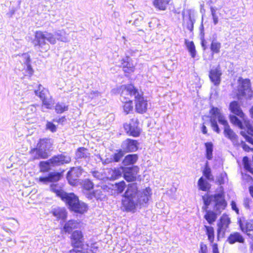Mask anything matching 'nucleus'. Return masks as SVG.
I'll list each match as a JSON object with an SVG mask.
<instances>
[{"instance_id":"1","label":"nucleus","mask_w":253,"mask_h":253,"mask_svg":"<svg viewBox=\"0 0 253 253\" xmlns=\"http://www.w3.org/2000/svg\"><path fill=\"white\" fill-rule=\"evenodd\" d=\"M204 206L203 210L206 211L204 218L209 224H212L222 211L224 210L227 206L223 193H219L214 195L205 194L202 197Z\"/></svg>"},{"instance_id":"2","label":"nucleus","mask_w":253,"mask_h":253,"mask_svg":"<svg viewBox=\"0 0 253 253\" xmlns=\"http://www.w3.org/2000/svg\"><path fill=\"white\" fill-rule=\"evenodd\" d=\"M229 110L233 114L229 116L230 122L242 129L240 134L247 141L253 144V125L246 117L240 104L237 101H231L229 105Z\"/></svg>"},{"instance_id":"3","label":"nucleus","mask_w":253,"mask_h":253,"mask_svg":"<svg viewBox=\"0 0 253 253\" xmlns=\"http://www.w3.org/2000/svg\"><path fill=\"white\" fill-rule=\"evenodd\" d=\"M81 221L75 219H70L66 221L61 232L65 234H70L69 239L71 246L75 249H84V235L81 230H73L80 227Z\"/></svg>"},{"instance_id":"4","label":"nucleus","mask_w":253,"mask_h":253,"mask_svg":"<svg viewBox=\"0 0 253 253\" xmlns=\"http://www.w3.org/2000/svg\"><path fill=\"white\" fill-rule=\"evenodd\" d=\"M52 44L56 42V39L51 33L45 31H36L34 33V39L33 41L34 46L37 47L40 52H46L49 49V45L46 41Z\"/></svg>"},{"instance_id":"5","label":"nucleus","mask_w":253,"mask_h":253,"mask_svg":"<svg viewBox=\"0 0 253 253\" xmlns=\"http://www.w3.org/2000/svg\"><path fill=\"white\" fill-rule=\"evenodd\" d=\"M65 203L68 206V208L71 211L78 214H83L88 210L87 204L80 201L78 197L73 193L68 196Z\"/></svg>"},{"instance_id":"6","label":"nucleus","mask_w":253,"mask_h":253,"mask_svg":"<svg viewBox=\"0 0 253 253\" xmlns=\"http://www.w3.org/2000/svg\"><path fill=\"white\" fill-rule=\"evenodd\" d=\"M238 86L235 97L238 100L242 99L252 93L251 82L249 79L239 77L238 80Z\"/></svg>"},{"instance_id":"7","label":"nucleus","mask_w":253,"mask_h":253,"mask_svg":"<svg viewBox=\"0 0 253 253\" xmlns=\"http://www.w3.org/2000/svg\"><path fill=\"white\" fill-rule=\"evenodd\" d=\"M139 124L137 118H133L130 120L129 123L124 124L123 126L126 134L134 137H139L141 132V129L138 126Z\"/></svg>"},{"instance_id":"8","label":"nucleus","mask_w":253,"mask_h":253,"mask_svg":"<svg viewBox=\"0 0 253 253\" xmlns=\"http://www.w3.org/2000/svg\"><path fill=\"white\" fill-rule=\"evenodd\" d=\"M135 110L137 113L143 114L148 109V101L143 95V92L134 97Z\"/></svg>"},{"instance_id":"9","label":"nucleus","mask_w":253,"mask_h":253,"mask_svg":"<svg viewBox=\"0 0 253 253\" xmlns=\"http://www.w3.org/2000/svg\"><path fill=\"white\" fill-rule=\"evenodd\" d=\"M120 61L121 64L119 67L122 69L126 77L131 76L135 70V65L132 63L131 58L129 56H126Z\"/></svg>"},{"instance_id":"10","label":"nucleus","mask_w":253,"mask_h":253,"mask_svg":"<svg viewBox=\"0 0 253 253\" xmlns=\"http://www.w3.org/2000/svg\"><path fill=\"white\" fill-rule=\"evenodd\" d=\"M231 221L229 215L224 213L219 218L217 223V234L224 235L229 227Z\"/></svg>"},{"instance_id":"11","label":"nucleus","mask_w":253,"mask_h":253,"mask_svg":"<svg viewBox=\"0 0 253 253\" xmlns=\"http://www.w3.org/2000/svg\"><path fill=\"white\" fill-rule=\"evenodd\" d=\"M49 160L52 167L68 164L71 162V157L67 155L66 152L53 155Z\"/></svg>"},{"instance_id":"12","label":"nucleus","mask_w":253,"mask_h":253,"mask_svg":"<svg viewBox=\"0 0 253 253\" xmlns=\"http://www.w3.org/2000/svg\"><path fill=\"white\" fill-rule=\"evenodd\" d=\"M82 174L80 168L72 167L67 173V179L72 186H76L79 183V177Z\"/></svg>"},{"instance_id":"13","label":"nucleus","mask_w":253,"mask_h":253,"mask_svg":"<svg viewBox=\"0 0 253 253\" xmlns=\"http://www.w3.org/2000/svg\"><path fill=\"white\" fill-rule=\"evenodd\" d=\"M206 235L207 236L209 241L212 244V253H219L218 244L213 243L215 238L214 228L211 225H204V226Z\"/></svg>"},{"instance_id":"14","label":"nucleus","mask_w":253,"mask_h":253,"mask_svg":"<svg viewBox=\"0 0 253 253\" xmlns=\"http://www.w3.org/2000/svg\"><path fill=\"white\" fill-rule=\"evenodd\" d=\"M139 169V168L136 166L125 168L123 173L124 179L129 182L135 181L137 179Z\"/></svg>"},{"instance_id":"15","label":"nucleus","mask_w":253,"mask_h":253,"mask_svg":"<svg viewBox=\"0 0 253 253\" xmlns=\"http://www.w3.org/2000/svg\"><path fill=\"white\" fill-rule=\"evenodd\" d=\"M36 94L42 100V104L46 108L50 109L53 104L52 97L49 98L47 97L48 91L47 89H43L41 91H35Z\"/></svg>"},{"instance_id":"16","label":"nucleus","mask_w":253,"mask_h":253,"mask_svg":"<svg viewBox=\"0 0 253 253\" xmlns=\"http://www.w3.org/2000/svg\"><path fill=\"white\" fill-rule=\"evenodd\" d=\"M138 141L130 138H127L122 143L123 150L125 153L136 151L138 149Z\"/></svg>"},{"instance_id":"17","label":"nucleus","mask_w":253,"mask_h":253,"mask_svg":"<svg viewBox=\"0 0 253 253\" xmlns=\"http://www.w3.org/2000/svg\"><path fill=\"white\" fill-rule=\"evenodd\" d=\"M121 101L122 102V108L123 111L126 115H128L133 110V101L126 97L123 92H121Z\"/></svg>"},{"instance_id":"18","label":"nucleus","mask_w":253,"mask_h":253,"mask_svg":"<svg viewBox=\"0 0 253 253\" xmlns=\"http://www.w3.org/2000/svg\"><path fill=\"white\" fill-rule=\"evenodd\" d=\"M222 72L220 67L218 66L214 69H211L209 71V77L211 81L215 85H218L221 82V76Z\"/></svg>"},{"instance_id":"19","label":"nucleus","mask_w":253,"mask_h":253,"mask_svg":"<svg viewBox=\"0 0 253 253\" xmlns=\"http://www.w3.org/2000/svg\"><path fill=\"white\" fill-rule=\"evenodd\" d=\"M98 188L92 192L86 193V197L88 199L96 198L97 200H102L104 197V193L107 191V186L98 187Z\"/></svg>"},{"instance_id":"20","label":"nucleus","mask_w":253,"mask_h":253,"mask_svg":"<svg viewBox=\"0 0 253 253\" xmlns=\"http://www.w3.org/2000/svg\"><path fill=\"white\" fill-rule=\"evenodd\" d=\"M50 189L51 192L54 193L57 197H60L65 203L67 200L68 196L72 194V193H66L62 188L59 186L57 184H51Z\"/></svg>"},{"instance_id":"21","label":"nucleus","mask_w":253,"mask_h":253,"mask_svg":"<svg viewBox=\"0 0 253 253\" xmlns=\"http://www.w3.org/2000/svg\"><path fill=\"white\" fill-rule=\"evenodd\" d=\"M29 154L32 156V159L34 160L37 159H45L49 156L47 152L42 150L37 147V146H36L35 148H32L29 151Z\"/></svg>"},{"instance_id":"22","label":"nucleus","mask_w":253,"mask_h":253,"mask_svg":"<svg viewBox=\"0 0 253 253\" xmlns=\"http://www.w3.org/2000/svg\"><path fill=\"white\" fill-rule=\"evenodd\" d=\"M238 223L241 230L253 241V222H246L244 223L240 219Z\"/></svg>"},{"instance_id":"23","label":"nucleus","mask_w":253,"mask_h":253,"mask_svg":"<svg viewBox=\"0 0 253 253\" xmlns=\"http://www.w3.org/2000/svg\"><path fill=\"white\" fill-rule=\"evenodd\" d=\"M223 133L224 136L230 139L234 145H240V143L238 135L230 128V126H227L224 128Z\"/></svg>"},{"instance_id":"24","label":"nucleus","mask_w":253,"mask_h":253,"mask_svg":"<svg viewBox=\"0 0 253 253\" xmlns=\"http://www.w3.org/2000/svg\"><path fill=\"white\" fill-rule=\"evenodd\" d=\"M50 213L54 216L57 220H65L68 215V212L64 208L56 207L53 208Z\"/></svg>"},{"instance_id":"25","label":"nucleus","mask_w":253,"mask_h":253,"mask_svg":"<svg viewBox=\"0 0 253 253\" xmlns=\"http://www.w3.org/2000/svg\"><path fill=\"white\" fill-rule=\"evenodd\" d=\"M122 88V92H123L125 95L126 93L130 95V96H134V97L137 94H140L138 89L134 86L133 84H126L123 85L121 86Z\"/></svg>"},{"instance_id":"26","label":"nucleus","mask_w":253,"mask_h":253,"mask_svg":"<svg viewBox=\"0 0 253 253\" xmlns=\"http://www.w3.org/2000/svg\"><path fill=\"white\" fill-rule=\"evenodd\" d=\"M226 241L229 244H234L235 243H244V238L238 232L231 233L227 237Z\"/></svg>"},{"instance_id":"27","label":"nucleus","mask_w":253,"mask_h":253,"mask_svg":"<svg viewBox=\"0 0 253 253\" xmlns=\"http://www.w3.org/2000/svg\"><path fill=\"white\" fill-rule=\"evenodd\" d=\"M138 192L136 183H130L127 185V189L124 194L125 198H133Z\"/></svg>"},{"instance_id":"28","label":"nucleus","mask_w":253,"mask_h":253,"mask_svg":"<svg viewBox=\"0 0 253 253\" xmlns=\"http://www.w3.org/2000/svg\"><path fill=\"white\" fill-rule=\"evenodd\" d=\"M133 198H125L122 202V206L126 211H134L137 205Z\"/></svg>"},{"instance_id":"29","label":"nucleus","mask_w":253,"mask_h":253,"mask_svg":"<svg viewBox=\"0 0 253 253\" xmlns=\"http://www.w3.org/2000/svg\"><path fill=\"white\" fill-rule=\"evenodd\" d=\"M22 71L25 76L31 77L33 75L34 70L31 65V58L30 56L26 57Z\"/></svg>"},{"instance_id":"30","label":"nucleus","mask_w":253,"mask_h":253,"mask_svg":"<svg viewBox=\"0 0 253 253\" xmlns=\"http://www.w3.org/2000/svg\"><path fill=\"white\" fill-rule=\"evenodd\" d=\"M172 0H153V6L159 10H166Z\"/></svg>"},{"instance_id":"31","label":"nucleus","mask_w":253,"mask_h":253,"mask_svg":"<svg viewBox=\"0 0 253 253\" xmlns=\"http://www.w3.org/2000/svg\"><path fill=\"white\" fill-rule=\"evenodd\" d=\"M52 142L50 138H43L39 139L37 144V147L43 150H49L52 146Z\"/></svg>"},{"instance_id":"32","label":"nucleus","mask_w":253,"mask_h":253,"mask_svg":"<svg viewBox=\"0 0 253 253\" xmlns=\"http://www.w3.org/2000/svg\"><path fill=\"white\" fill-rule=\"evenodd\" d=\"M197 184L199 189L202 191L208 192L211 188V184L203 176L199 179Z\"/></svg>"},{"instance_id":"33","label":"nucleus","mask_w":253,"mask_h":253,"mask_svg":"<svg viewBox=\"0 0 253 253\" xmlns=\"http://www.w3.org/2000/svg\"><path fill=\"white\" fill-rule=\"evenodd\" d=\"M50 163L49 159L47 161H41L39 163L40 171L43 173L49 172L52 167Z\"/></svg>"},{"instance_id":"34","label":"nucleus","mask_w":253,"mask_h":253,"mask_svg":"<svg viewBox=\"0 0 253 253\" xmlns=\"http://www.w3.org/2000/svg\"><path fill=\"white\" fill-rule=\"evenodd\" d=\"M124 169L125 168L122 166L111 169L110 170L111 178L116 180L120 178L122 175V171L124 170Z\"/></svg>"},{"instance_id":"35","label":"nucleus","mask_w":253,"mask_h":253,"mask_svg":"<svg viewBox=\"0 0 253 253\" xmlns=\"http://www.w3.org/2000/svg\"><path fill=\"white\" fill-rule=\"evenodd\" d=\"M151 189L149 187H146L143 191L142 195H141L142 202H140V204L147 203L151 198Z\"/></svg>"},{"instance_id":"36","label":"nucleus","mask_w":253,"mask_h":253,"mask_svg":"<svg viewBox=\"0 0 253 253\" xmlns=\"http://www.w3.org/2000/svg\"><path fill=\"white\" fill-rule=\"evenodd\" d=\"M64 170L60 172H51L49 173L48 176L50 182H57L63 177Z\"/></svg>"},{"instance_id":"37","label":"nucleus","mask_w":253,"mask_h":253,"mask_svg":"<svg viewBox=\"0 0 253 253\" xmlns=\"http://www.w3.org/2000/svg\"><path fill=\"white\" fill-rule=\"evenodd\" d=\"M81 187L82 190L84 191H89L93 189L94 187V184L90 179H85L82 182Z\"/></svg>"},{"instance_id":"38","label":"nucleus","mask_w":253,"mask_h":253,"mask_svg":"<svg viewBox=\"0 0 253 253\" xmlns=\"http://www.w3.org/2000/svg\"><path fill=\"white\" fill-rule=\"evenodd\" d=\"M138 160V155L136 154H129L126 155L123 161L126 165H133Z\"/></svg>"},{"instance_id":"39","label":"nucleus","mask_w":253,"mask_h":253,"mask_svg":"<svg viewBox=\"0 0 253 253\" xmlns=\"http://www.w3.org/2000/svg\"><path fill=\"white\" fill-rule=\"evenodd\" d=\"M185 43L191 56L192 58H195L196 55V50L194 42L193 41L189 42L188 40H185Z\"/></svg>"},{"instance_id":"40","label":"nucleus","mask_w":253,"mask_h":253,"mask_svg":"<svg viewBox=\"0 0 253 253\" xmlns=\"http://www.w3.org/2000/svg\"><path fill=\"white\" fill-rule=\"evenodd\" d=\"M206 147V157L211 160L212 158L213 144L211 142H207L205 143Z\"/></svg>"},{"instance_id":"41","label":"nucleus","mask_w":253,"mask_h":253,"mask_svg":"<svg viewBox=\"0 0 253 253\" xmlns=\"http://www.w3.org/2000/svg\"><path fill=\"white\" fill-rule=\"evenodd\" d=\"M76 155L79 159L87 158L89 153L88 152V149L84 147H81L77 149Z\"/></svg>"},{"instance_id":"42","label":"nucleus","mask_w":253,"mask_h":253,"mask_svg":"<svg viewBox=\"0 0 253 253\" xmlns=\"http://www.w3.org/2000/svg\"><path fill=\"white\" fill-rule=\"evenodd\" d=\"M221 47V43L216 41H212L210 45V49L212 54H218L220 51Z\"/></svg>"},{"instance_id":"43","label":"nucleus","mask_w":253,"mask_h":253,"mask_svg":"<svg viewBox=\"0 0 253 253\" xmlns=\"http://www.w3.org/2000/svg\"><path fill=\"white\" fill-rule=\"evenodd\" d=\"M203 176L205 178L209 180H213V177L211 173V169L210 168L208 163H207L205 166V168L202 171Z\"/></svg>"},{"instance_id":"44","label":"nucleus","mask_w":253,"mask_h":253,"mask_svg":"<svg viewBox=\"0 0 253 253\" xmlns=\"http://www.w3.org/2000/svg\"><path fill=\"white\" fill-rule=\"evenodd\" d=\"M194 22V20L189 16L188 19L184 20L183 25L190 32H192L193 31Z\"/></svg>"},{"instance_id":"45","label":"nucleus","mask_w":253,"mask_h":253,"mask_svg":"<svg viewBox=\"0 0 253 253\" xmlns=\"http://www.w3.org/2000/svg\"><path fill=\"white\" fill-rule=\"evenodd\" d=\"M124 151L122 149H119L116 151L112 157V160L113 162H118L124 157L125 154Z\"/></svg>"},{"instance_id":"46","label":"nucleus","mask_w":253,"mask_h":253,"mask_svg":"<svg viewBox=\"0 0 253 253\" xmlns=\"http://www.w3.org/2000/svg\"><path fill=\"white\" fill-rule=\"evenodd\" d=\"M69 106L58 103L55 106V111L57 114H61L68 110Z\"/></svg>"},{"instance_id":"47","label":"nucleus","mask_w":253,"mask_h":253,"mask_svg":"<svg viewBox=\"0 0 253 253\" xmlns=\"http://www.w3.org/2000/svg\"><path fill=\"white\" fill-rule=\"evenodd\" d=\"M115 185L116 189L119 193H122L124 191L126 187V183L124 180H122L115 183Z\"/></svg>"},{"instance_id":"48","label":"nucleus","mask_w":253,"mask_h":253,"mask_svg":"<svg viewBox=\"0 0 253 253\" xmlns=\"http://www.w3.org/2000/svg\"><path fill=\"white\" fill-rule=\"evenodd\" d=\"M210 113L213 117H217L221 113L220 112L218 108L215 107H212L210 111Z\"/></svg>"},{"instance_id":"49","label":"nucleus","mask_w":253,"mask_h":253,"mask_svg":"<svg viewBox=\"0 0 253 253\" xmlns=\"http://www.w3.org/2000/svg\"><path fill=\"white\" fill-rule=\"evenodd\" d=\"M211 14L212 17L213 19V22L214 25H216L217 24L218 19V16L216 15V9L213 7H211L210 8Z\"/></svg>"},{"instance_id":"50","label":"nucleus","mask_w":253,"mask_h":253,"mask_svg":"<svg viewBox=\"0 0 253 253\" xmlns=\"http://www.w3.org/2000/svg\"><path fill=\"white\" fill-rule=\"evenodd\" d=\"M217 119L218 122L223 125L224 126V128L226 127L227 126H229L228 125L227 121L225 119V117L221 114L217 117Z\"/></svg>"},{"instance_id":"51","label":"nucleus","mask_w":253,"mask_h":253,"mask_svg":"<svg viewBox=\"0 0 253 253\" xmlns=\"http://www.w3.org/2000/svg\"><path fill=\"white\" fill-rule=\"evenodd\" d=\"M203 29H204L203 25H202V31H201L202 36L201 37V44L203 47V50H205L207 49V46L206 45V41L204 38V33L203 32Z\"/></svg>"},{"instance_id":"52","label":"nucleus","mask_w":253,"mask_h":253,"mask_svg":"<svg viewBox=\"0 0 253 253\" xmlns=\"http://www.w3.org/2000/svg\"><path fill=\"white\" fill-rule=\"evenodd\" d=\"M211 126L213 127V130L217 132V133H219L220 132V130L218 127L217 123L215 119H211L210 120Z\"/></svg>"},{"instance_id":"53","label":"nucleus","mask_w":253,"mask_h":253,"mask_svg":"<svg viewBox=\"0 0 253 253\" xmlns=\"http://www.w3.org/2000/svg\"><path fill=\"white\" fill-rule=\"evenodd\" d=\"M199 253H208L207 245L201 242L200 244Z\"/></svg>"},{"instance_id":"54","label":"nucleus","mask_w":253,"mask_h":253,"mask_svg":"<svg viewBox=\"0 0 253 253\" xmlns=\"http://www.w3.org/2000/svg\"><path fill=\"white\" fill-rule=\"evenodd\" d=\"M38 181L43 184H47L50 182L48 174L46 176H41L38 178Z\"/></svg>"},{"instance_id":"55","label":"nucleus","mask_w":253,"mask_h":253,"mask_svg":"<svg viewBox=\"0 0 253 253\" xmlns=\"http://www.w3.org/2000/svg\"><path fill=\"white\" fill-rule=\"evenodd\" d=\"M46 128L49 129L52 132H55L56 130L55 125L51 122H47L46 124Z\"/></svg>"},{"instance_id":"56","label":"nucleus","mask_w":253,"mask_h":253,"mask_svg":"<svg viewBox=\"0 0 253 253\" xmlns=\"http://www.w3.org/2000/svg\"><path fill=\"white\" fill-rule=\"evenodd\" d=\"M79 249H75L72 248V249L70 250L68 253H87L88 251L86 249L85 251H84V249L79 250Z\"/></svg>"},{"instance_id":"57","label":"nucleus","mask_w":253,"mask_h":253,"mask_svg":"<svg viewBox=\"0 0 253 253\" xmlns=\"http://www.w3.org/2000/svg\"><path fill=\"white\" fill-rule=\"evenodd\" d=\"M244 167L246 170L253 174V168L252 167L250 163L244 166Z\"/></svg>"},{"instance_id":"58","label":"nucleus","mask_w":253,"mask_h":253,"mask_svg":"<svg viewBox=\"0 0 253 253\" xmlns=\"http://www.w3.org/2000/svg\"><path fill=\"white\" fill-rule=\"evenodd\" d=\"M241 143L242 144V148L245 151L249 152L250 150H253V149L250 148L249 146L246 144L242 141H241Z\"/></svg>"},{"instance_id":"59","label":"nucleus","mask_w":253,"mask_h":253,"mask_svg":"<svg viewBox=\"0 0 253 253\" xmlns=\"http://www.w3.org/2000/svg\"><path fill=\"white\" fill-rule=\"evenodd\" d=\"M66 120L65 116H62V117L59 118L58 120H56V122L58 124H63Z\"/></svg>"},{"instance_id":"60","label":"nucleus","mask_w":253,"mask_h":253,"mask_svg":"<svg viewBox=\"0 0 253 253\" xmlns=\"http://www.w3.org/2000/svg\"><path fill=\"white\" fill-rule=\"evenodd\" d=\"M201 130L203 134H207V127L205 125V123H203L201 126Z\"/></svg>"},{"instance_id":"61","label":"nucleus","mask_w":253,"mask_h":253,"mask_svg":"<svg viewBox=\"0 0 253 253\" xmlns=\"http://www.w3.org/2000/svg\"><path fill=\"white\" fill-rule=\"evenodd\" d=\"M243 164H244V166L250 163L249 159V158L247 156H245V157H243Z\"/></svg>"},{"instance_id":"62","label":"nucleus","mask_w":253,"mask_h":253,"mask_svg":"<svg viewBox=\"0 0 253 253\" xmlns=\"http://www.w3.org/2000/svg\"><path fill=\"white\" fill-rule=\"evenodd\" d=\"M231 205L232 209L233 210L235 211L238 213V209L237 208V206H236V205L234 201H232L231 202Z\"/></svg>"},{"instance_id":"63","label":"nucleus","mask_w":253,"mask_h":253,"mask_svg":"<svg viewBox=\"0 0 253 253\" xmlns=\"http://www.w3.org/2000/svg\"><path fill=\"white\" fill-rule=\"evenodd\" d=\"M249 113L251 116V117L253 119V106L251 107L249 110Z\"/></svg>"},{"instance_id":"64","label":"nucleus","mask_w":253,"mask_h":253,"mask_svg":"<svg viewBox=\"0 0 253 253\" xmlns=\"http://www.w3.org/2000/svg\"><path fill=\"white\" fill-rule=\"evenodd\" d=\"M250 194L252 197L253 198V188L252 189H250Z\"/></svg>"}]
</instances>
